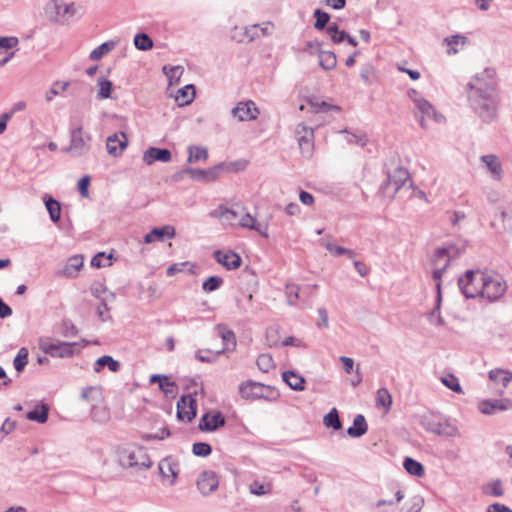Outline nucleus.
Returning <instances> with one entry per match:
<instances>
[{"label":"nucleus","mask_w":512,"mask_h":512,"mask_svg":"<svg viewBox=\"0 0 512 512\" xmlns=\"http://www.w3.org/2000/svg\"><path fill=\"white\" fill-rule=\"evenodd\" d=\"M40 348L44 353L51 357L69 358L79 352V344L77 342H47L42 341Z\"/></svg>","instance_id":"obj_8"},{"label":"nucleus","mask_w":512,"mask_h":512,"mask_svg":"<svg viewBox=\"0 0 512 512\" xmlns=\"http://www.w3.org/2000/svg\"><path fill=\"white\" fill-rule=\"evenodd\" d=\"M49 407L47 404H41L35 406V408L29 411L26 415L27 419L38 423H45L48 420Z\"/></svg>","instance_id":"obj_36"},{"label":"nucleus","mask_w":512,"mask_h":512,"mask_svg":"<svg viewBox=\"0 0 512 512\" xmlns=\"http://www.w3.org/2000/svg\"><path fill=\"white\" fill-rule=\"evenodd\" d=\"M43 202L45 204V207L49 213L50 220L53 223H57L60 221L61 218V204L58 200L53 198L49 194H44L43 196Z\"/></svg>","instance_id":"obj_32"},{"label":"nucleus","mask_w":512,"mask_h":512,"mask_svg":"<svg viewBox=\"0 0 512 512\" xmlns=\"http://www.w3.org/2000/svg\"><path fill=\"white\" fill-rule=\"evenodd\" d=\"M223 282L224 280L220 276H210L202 283V289L205 292H213L218 290Z\"/></svg>","instance_id":"obj_52"},{"label":"nucleus","mask_w":512,"mask_h":512,"mask_svg":"<svg viewBox=\"0 0 512 512\" xmlns=\"http://www.w3.org/2000/svg\"><path fill=\"white\" fill-rule=\"evenodd\" d=\"M233 117L239 121H252L257 119L260 111L252 100L239 102L231 111Z\"/></svg>","instance_id":"obj_14"},{"label":"nucleus","mask_w":512,"mask_h":512,"mask_svg":"<svg viewBox=\"0 0 512 512\" xmlns=\"http://www.w3.org/2000/svg\"><path fill=\"white\" fill-rule=\"evenodd\" d=\"M177 419L184 422H192V393L184 394L177 401Z\"/></svg>","instance_id":"obj_21"},{"label":"nucleus","mask_w":512,"mask_h":512,"mask_svg":"<svg viewBox=\"0 0 512 512\" xmlns=\"http://www.w3.org/2000/svg\"><path fill=\"white\" fill-rule=\"evenodd\" d=\"M83 263L84 259L82 255L71 256L60 274L68 278H74L83 267Z\"/></svg>","instance_id":"obj_30"},{"label":"nucleus","mask_w":512,"mask_h":512,"mask_svg":"<svg viewBox=\"0 0 512 512\" xmlns=\"http://www.w3.org/2000/svg\"><path fill=\"white\" fill-rule=\"evenodd\" d=\"M410 180V174L406 168L397 167L392 173L388 174L387 181L381 185V190L385 195L394 197L395 194Z\"/></svg>","instance_id":"obj_9"},{"label":"nucleus","mask_w":512,"mask_h":512,"mask_svg":"<svg viewBox=\"0 0 512 512\" xmlns=\"http://www.w3.org/2000/svg\"><path fill=\"white\" fill-rule=\"evenodd\" d=\"M267 28H261L258 24L252 25L250 27L243 28L240 32H235L232 35V39L237 42H251L255 38L260 37L261 35H266Z\"/></svg>","instance_id":"obj_22"},{"label":"nucleus","mask_w":512,"mask_h":512,"mask_svg":"<svg viewBox=\"0 0 512 512\" xmlns=\"http://www.w3.org/2000/svg\"><path fill=\"white\" fill-rule=\"evenodd\" d=\"M481 161L485 164L491 178L500 181L503 177V168L498 156L488 154L481 156Z\"/></svg>","instance_id":"obj_25"},{"label":"nucleus","mask_w":512,"mask_h":512,"mask_svg":"<svg viewBox=\"0 0 512 512\" xmlns=\"http://www.w3.org/2000/svg\"><path fill=\"white\" fill-rule=\"evenodd\" d=\"M217 217L224 226H235L238 224L241 209H230L220 206L211 213Z\"/></svg>","instance_id":"obj_19"},{"label":"nucleus","mask_w":512,"mask_h":512,"mask_svg":"<svg viewBox=\"0 0 512 512\" xmlns=\"http://www.w3.org/2000/svg\"><path fill=\"white\" fill-rule=\"evenodd\" d=\"M151 383H158L159 388L166 397L174 398L177 394V386L165 375L154 374L150 377Z\"/></svg>","instance_id":"obj_28"},{"label":"nucleus","mask_w":512,"mask_h":512,"mask_svg":"<svg viewBox=\"0 0 512 512\" xmlns=\"http://www.w3.org/2000/svg\"><path fill=\"white\" fill-rule=\"evenodd\" d=\"M438 435L447 437H459L460 431L454 425L449 423H442L440 431H438Z\"/></svg>","instance_id":"obj_61"},{"label":"nucleus","mask_w":512,"mask_h":512,"mask_svg":"<svg viewBox=\"0 0 512 512\" xmlns=\"http://www.w3.org/2000/svg\"><path fill=\"white\" fill-rule=\"evenodd\" d=\"M415 108V116L418 117L419 114L421 115L419 123L422 128L427 127L426 119H433L437 123H440L444 120V117L441 114L437 113L433 105L424 98L416 100Z\"/></svg>","instance_id":"obj_11"},{"label":"nucleus","mask_w":512,"mask_h":512,"mask_svg":"<svg viewBox=\"0 0 512 512\" xmlns=\"http://www.w3.org/2000/svg\"><path fill=\"white\" fill-rule=\"evenodd\" d=\"M283 381L293 390L302 391L304 390L305 379L299 374L293 371H285L282 373Z\"/></svg>","instance_id":"obj_34"},{"label":"nucleus","mask_w":512,"mask_h":512,"mask_svg":"<svg viewBox=\"0 0 512 512\" xmlns=\"http://www.w3.org/2000/svg\"><path fill=\"white\" fill-rule=\"evenodd\" d=\"M376 403L378 407H383L386 412H388L392 405V396L388 389L380 388L377 391L376 395Z\"/></svg>","instance_id":"obj_45"},{"label":"nucleus","mask_w":512,"mask_h":512,"mask_svg":"<svg viewBox=\"0 0 512 512\" xmlns=\"http://www.w3.org/2000/svg\"><path fill=\"white\" fill-rule=\"evenodd\" d=\"M314 17L316 19L314 23V28L319 31L323 30L330 20V15L321 9H316L314 11Z\"/></svg>","instance_id":"obj_53"},{"label":"nucleus","mask_w":512,"mask_h":512,"mask_svg":"<svg viewBox=\"0 0 512 512\" xmlns=\"http://www.w3.org/2000/svg\"><path fill=\"white\" fill-rule=\"evenodd\" d=\"M299 291L300 288L296 284H287L285 287V294L287 297V302L289 305H296L297 301L299 300Z\"/></svg>","instance_id":"obj_55"},{"label":"nucleus","mask_w":512,"mask_h":512,"mask_svg":"<svg viewBox=\"0 0 512 512\" xmlns=\"http://www.w3.org/2000/svg\"><path fill=\"white\" fill-rule=\"evenodd\" d=\"M91 293L97 299H100L104 294L107 293V287L102 282H94L91 285Z\"/></svg>","instance_id":"obj_64"},{"label":"nucleus","mask_w":512,"mask_h":512,"mask_svg":"<svg viewBox=\"0 0 512 512\" xmlns=\"http://www.w3.org/2000/svg\"><path fill=\"white\" fill-rule=\"evenodd\" d=\"M111 255L106 256L104 252H99L91 259V266L95 268H100L104 266L111 265L110 263Z\"/></svg>","instance_id":"obj_59"},{"label":"nucleus","mask_w":512,"mask_h":512,"mask_svg":"<svg viewBox=\"0 0 512 512\" xmlns=\"http://www.w3.org/2000/svg\"><path fill=\"white\" fill-rule=\"evenodd\" d=\"M212 452V448L210 444L206 442H196L194 443V455L195 456H201L206 457L210 455Z\"/></svg>","instance_id":"obj_62"},{"label":"nucleus","mask_w":512,"mask_h":512,"mask_svg":"<svg viewBox=\"0 0 512 512\" xmlns=\"http://www.w3.org/2000/svg\"><path fill=\"white\" fill-rule=\"evenodd\" d=\"M297 140L299 148L304 157H310L313 151V129L308 128L304 125H298L297 127Z\"/></svg>","instance_id":"obj_15"},{"label":"nucleus","mask_w":512,"mask_h":512,"mask_svg":"<svg viewBox=\"0 0 512 512\" xmlns=\"http://www.w3.org/2000/svg\"><path fill=\"white\" fill-rule=\"evenodd\" d=\"M458 255V250L454 245H450L448 247H439L435 249L432 258L431 263L434 266L441 267L445 262L446 259H449V263L453 258H455Z\"/></svg>","instance_id":"obj_26"},{"label":"nucleus","mask_w":512,"mask_h":512,"mask_svg":"<svg viewBox=\"0 0 512 512\" xmlns=\"http://www.w3.org/2000/svg\"><path fill=\"white\" fill-rule=\"evenodd\" d=\"M478 409L482 414L493 415L512 409V399H485L479 402Z\"/></svg>","instance_id":"obj_13"},{"label":"nucleus","mask_w":512,"mask_h":512,"mask_svg":"<svg viewBox=\"0 0 512 512\" xmlns=\"http://www.w3.org/2000/svg\"><path fill=\"white\" fill-rule=\"evenodd\" d=\"M218 332L223 341V351L234 350L236 347V336L234 332L222 325L218 326Z\"/></svg>","instance_id":"obj_35"},{"label":"nucleus","mask_w":512,"mask_h":512,"mask_svg":"<svg viewBox=\"0 0 512 512\" xmlns=\"http://www.w3.org/2000/svg\"><path fill=\"white\" fill-rule=\"evenodd\" d=\"M403 466L405 470L413 476L421 477L424 475L423 465L411 457L404 459Z\"/></svg>","instance_id":"obj_42"},{"label":"nucleus","mask_w":512,"mask_h":512,"mask_svg":"<svg viewBox=\"0 0 512 512\" xmlns=\"http://www.w3.org/2000/svg\"><path fill=\"white\" fill-rule=\"evenodd\" d=\"M224 424L225 419L220 412H216L213 415L205 413L199 421L198 429L200 431H214Z\"/></svg>","instance_id":"obj_23"},{"label":"nucleus","mask_w":512,"mask_h":512,"mask_svg":"<svg viewBox=\"0 0 512 512\" xmlns=\"http://www.w3.org/2000/svg\"><path fill=\"white\" fill-rule=\"evenodd\" d=\"M189 90L192 91V84H187L178 91L175 100L179 106L189 105L192 103V98H188Z\"/></svg>","instance_id":"obj_57"},{"label":"nucleus","mask_w":512,"mask_h":512,"mask_svg":"<svg viewBox=\"0 0 512 512\" xmlns=\"http://www.w3.org/2000/svg\"><path fill=\"white\" fill-rule=\"evenodd\" d=\"M100 395V391L97 387H87L83 389L81 393V398L87 401L95 400Z\"/></svg>","instance_id":"obj_63"},{"label":"nucleus","mask_w":512,"mask_h":512,"mask_svg":"<svg viewBox=\"0 0 512 512\" xmlns=\"http://www.w3.org/2000/svg\"><path fill=\"white\" fill-rule=\"evenodd\" d=\"M218 485L217 475L213 471H204L197 480V487L204 496L217 489Z\"/></svg>","instance_id":"obj_20"},{"label":"nucleus","mask_w":512,"mask_h":512,"mask_svg":"<svg viewBox=\"0 0 512 512\" xmlns=\"http://www.w3.org/2000/svg\"><path fill=\"white\" fill-rule=\"evenodd\" d=\"M214 258L219 264H221L228 270L237 269L241 265L240 256L231 250H228V251L216 250L214 252Z\"/></svg>","instance_id":"obj_18"},{"label":"nucleus","mask_w":512,"mask_h":512,"mask_svg":"<svg viewBox=\"0 0 512 512\" xmlns=\"http://www.w3.org/2000/svg\"><path fill=\"white\" fill-rule=\"evenodd\" d=\"M420 424L426 431L438 435V431H440L442 422H440L434 414L428 413L421 417Z\"/></svg>","instance_id":"obj_37"},{"label":"nucleus","mask_w":512,"mask_h":512,"mask_svg":"<svg viewBox=\"0 0 512 512\" xmlns=\"http://www.w3.org/2000/svg\"><path fill=\"white\" fill-rule=\"evenodd\" d=\"M28 349L22 347L19 349L16 357L13 360V366L18 373H21L28 363Z\"/></svg>","instance_id":"obj_48"},{"label":"nucleus","mask_w":512,"mask_h":512,"mask_svg":"<svg viewBox=\"0 0 512 512\" xmlns=\"http://www.w3.org/2000/svg\"><path fill=\"white\" fill-rule=\"evenodd\" d=\"M61 334L67 338L74 337L78 334V329L71 320L64 319L61 323Z\"/></svg>","instance_id":"obj_58"},{"label":"nucleus","mask_w":512,"mask_h":512,"mask_svg":"<svg viewBox=\"0 0 512 512\" xmlns=\"http://www.w3.org/2000/svg\"><path fill=\"white\" fill-rule=\"evenodd\" d=\"M368 430L365 417L362 414L355 416L353 425L347 429V434L351 437L358 438L363 436Z\"/></svg>","instance_id":"obj_33"},{"label":"nucleus","mask_w":512,"mask_h":512,"mask_svg":"<svg viewBox=\"0 0 512 512\" xmlns=\"http://www.w3.org/2000/svg\"><path fill=\"white\" fill-rule=\"evenodd\" d=\"M175 234V228L171 225L154 227L149 233H147L144 236L143 241L146 244H151L154 242H164L168 239L174 238Z\"/></svg>","instance_id":"obj_16"},{"label":"nucleus","mask_w":512,"mask_h":512,"mask_svg":"<svg viewBox=\"0 0 512 512\" xmlns=\"http://www.w3.org/2000/svg\"><path fill=\"white\" fill-rule=\"evenodd\" d=\"M238 226L252 231L258 232L262 237L269 238L268 226L269 219L265 222H258L254 216L241 208V216H239Z\"/></svg>","instance_id":"obj_12"},{"label":"nucleus","mask_w":512,"mask_h":512,"mask_svg":"<svg viewBox=\"0 0 512 512\" xmlns=\"http://www.w3.org/2000/svg\"><path fill=\"white\" fill-rule=\"evenodd\" d=\"M491 226L499 232H512V214L499 211L491 222Z\"/></svg>","instance_id":"obj_29"},{"label":"nucleus","mask_w":512,"mask_h":512,"mask_svg":"<svg viewBox=\"0 0 512 512\" xmlns=\"http://www.w3.org/2000/svg\"><path fill=\"white\" fill-rule=\"evenodd\" d=\"M325 247L329 252L333 253L336 256L347 255L349 258H353L354 256V252L352 250L344 248L342 246L327 243Z\"/></svg>","instance_id":"obj_60"},{"label":"nucleus","mask_w":512,"mask_h":512,"mask_svg":"<svg viewBox=\"0 0 512 512\" xmlns=\"http://www.w3.org/2000/svg\"><path fill=\"white\" fill-rule=\"evenodd\" d=\"M309 104L315 113L328 112V111H340V107L332 105L326 101H319L318 99L309 100Z\"/></svg>","instance_id":"obj_47"},{"label":"nucleus","mask_w":512,"mask_h":512,"mask_svg":"<svg viewBox=\"0 0 512 512\" xmlns=\"http://www.w3.org/2000/svg\"><path fill=\"white\" fill-rule=\"evenodd\" d=\"M77 9L74 3L67 4L61 0H50L45 8L48 17L56 22L65 23L75 15Z\"/></svg>","instance_id":"obj_7"},{"label":"nucleus","mask_w":512,"mask_h":512,"mask_svg":"<svg viewBox=\"0 0 512 512\" xmlns=\"http://www.w3.org/2000/svg\"><path fill=\"white\" fill-rule=\"evenodd\" d=\"M116 46L115 41H107L93 49L89 55L90 59L93 61L100 60L104 55L109 53Z\"/></svg>","instance_id":"obj_41"},{"label":"nucleus","mask_w":512,"mask_h":512,"mask_svg":"<svg viewBox=\"0 0 512 512\" xmlns=\"http://www.w3.org/2000/svg\"><path fill=\"white\" fill-rule=\"evenodd\" d=\"M319 65L325 70H331L336 67L337 58L334 52L319 49Z\"/></svg>","instance_id":"obj_38"},{"label":"nucleus","mask_w":512,"mask_h":512,"mask_svg":"<svg viewBox=\"0 0 512 512\" xmlns=\"http://www.w3.org/2000/svg\"><path fill=\"white\" fill-rule=\"evenodd\" d=\"M128 145V140L124 132L115 133L107 138L106 147L108 153L113 157L122 155Z\"/></svg>","instance_id":"obj_17"},{"label":"nucleus","mask_w":512,"mask_h":512,"mask_svg":"<svg viewBox=\"0 0 512 512\" xmlns=\"http://www.w3.org/2000/svg\"><path fill=\"white\" fill-rule=\"evenodd\" d=\"M70 82L68 81H55L49 90L45 93V99L47 102H51L55 96L61 95L69 87Z\"/></svg>","instance_id":"obj_40"},{"label":"nucleus","mask_w":512,"mask_h":512,"mask_svg":"<svg viewBox=\"0 0 512 512\" xmlns=\"http://www.w3.org/2000/svg\"><path fill=\"white\" fill-rule=\"evenodd\" d=\"M163 72L167 76V78L169 80V84L173 85L175 83H178V81L183 73V68L181 66H172V67L164 66Z\"/></svg>","instance_id":"obj_51"},{"label":"nucleus","mask_w":512,"mask_h":512,"mask_svg":"<svg viewBox=\"0 0 512 512\" xmlns=\"http://www.w3.org/2000/svg\"><path fill=\"white\" fill-rule=\"evenodd\" d=\"M488 377L495 385L502 386V389L499 391V394L503 395L504 389L512 381V372L501 368H494L489 371Z\"/></svg>","instance_id":"obj_27"},{"label":"nucleus","mask_w":512,"mask_h":512,"mask_svg":"<svg viewBox=\"0 0 512 512\" xmlns=\"http://www.w3.org/2000/svg\"><path fill=\"white\" fill-rule=\"evenodd\" d=\"M441 382L443 385H445L448 389L452 390L453 392L463 394V390L459 383V379L455 375L448 374L446 376H443L441 377Z\"/></svg>","instance_id":"obj_50"},{"label":"nucleus","mask_w":512,"mask_h":512,"mask_svg":"<svg viewBox=\"0 0 512 512\" xmlns=\"http://www.w3.org/2000/svg\"><path fill=\"white\" fill-rule=\"evenodd\" d=\"M235 164L221 162L213 167L207 169L194 168V181L202 183H213L217 181L220 176L232 170Z\"/></svg>","instance_id":"obj_10"},{"label":"nucleus","mask_w":512,"mask_h":512,"mask_svg":"<svg viewBox=\"0 0 512 512\" xmlns=\"http://www.w3.org/2000/svg\"><path fill=\"white\" fill-rule=\"evenodd\" d=\"M98 91L97 98L98 99H107L111 97V92L113 88V84L107 78H99L97 81Z\"/></svg>","instance_id":"obj_44"},{"label":"nucleus","mask_w":512,"mask_h":512,"mask_svg":"<svg viewBox=\"0 0 512 512\" xmlns=\"http://www.w3.org/2000/svg\"><path fill=\"white\" fill-rule=\"evenodd\" d=\"M485 272H481L479 270H467L465 274L458 279V286L461 290L462 294L466 298H475L477 296H482V283Z\"/></svg>","instance_id":"obj_6"},{"label":"nucleus","mask_w":512,"mask_h":512,"mask_svg":"<svg viewBox=\"0 0 512 512\" xmlns=\"http://www.w3.org/2000/svg\"><path fill=\"white\" fill-rule=\"evenodd\" d=\"M469 43V39L461 34H455L444 38L443 44L448 46L447 54L455 55L460 51V46L463 47Z\"/></svg>","instance_id":"obj_31"},{"label":"nucleus","mask_w":512,"mask_h":512,"mask_svg":"<svg viewBox=\"0 0 512 512\" xmlns=\"http://www.w3.org/2000/svg\"><path fill=\"white\" fill-rule=\"evenodd\" d=\"M118 463L123 468L137 471L149 469L153 462L147 449L137 444H128L118 449Z\"/></svg>","instance_id":"obj_2"},{"label":"nucleus","mask_w":512,"mask_h":512,"mask_svg":"<svg viewBox=\"0 0 512 512\" xmlns=\"http://www.w3.org/2000/svg\"><path fill=\"white\" fill-rule=\"evenodd\" d=\"M239 393L246 400H275L278 397V393L273 387L251 380L240 384Z\"/></svg>","instance_id":"obj_4"},{"label":"nucleus","mask_w":512,"mask_h":512,"mask_svg":"<svg viewBox=\"0 0 512 512\" xmlns=\"http://www.w3.org/2000/svg\"><path fill=\"white\" fill-rule=\"evenodd\" d=\"M171 160V152L167 148L150 147L143 154V161L147 165H152L156 161L169 162Z\"/></svg>","instance_id":"obj_24"},{"label":"nucleus","mask_w":512,"mask_h":512,"mask_svg":"<svg viewBox=\"0 0 512 512\" xmlns=\"http://www.w3.org/2000/svg\"><path fill=\"white\" fill-rule=\"evenodd\" d=\"M105 366H107L109 368V370L112 372H117L120 368V364L118 361L114 360L109 355H104V356L99 357L96 360L94 370L96 372H100L101 369Z\"/></svg>","instance_id":"obj_39"},{"label":"nucleus","mask_w":512,"mask_h":512,"mask_svg":"<svg viewBox=\"0 0 512 512\" xmlns=\"http://www.w3.org/2000/svg\"><path fill=\"white\" fill-rule=\"evenodd\" d=\"M249 489L252 494L262 496L271 492V484L253 481L250 484Z\"/></svg>","instance_id":"obj_56"},{"label":"nucleus","mask_w":512,"mask_h":512,"mask_svg":"<svg viewBox=\"0 0 512 512\" xmlns=\"http://www.w3.org/2000/svg\"><path fill=\"white\" fill-rule=\"evenodd\" d=\"M134 45L138 50L141 51H148L153 47V40L152 38L146 34V33H137L134 36Z\"/></svg>","instance_id":"obj_43"},{"label":"nucleus","mask_w":512,"mask_h":512,"mask_svg":"<svg viewBox=\"0 0 512 512\" xmlns=\"http://www.w3.org/2000/svg\"><path fill=\"white\" fill-rule=\"evenodd\" d=\"M70 144L62 149L64 153H70L72 157H81L91 150L92 137L84 132L81 124L70 122L69 127Z\"/></svg>","instance_id":"obj_3"},{"label":"nucleus","mask_w":512,"mask_h":512,"mask_svg":"<svg viewBox=\"0 0 512 512\" xmlns=\"http://www.w3.org/2000/svg\"><path fill=\"white\" fill-rule=\"evenodd\" d=\"M159 470H160V473L162 474L163 478L171 477L172 478L171 482H173V480L177 476V471H176L174 465L172 464V462L168 458L163 459L159 463Z\"/></svg>","instance_id":"obj_49"},{"label":"nucleus","mask_w":512,"mask_h":512,"mask_svg":"<svg viewBox=\"0 0 512 512\" xmlns=\"http://www.w3.org/2000/svg\"><path fill=\"white\" fill-rule=\"evenodd\" d=\"M323 424L328 428H333L334 430H340L342 428V423L336 408H332L330 412L324 416Z\"/></svg>","instance_id":"obj_46"},{"label":"nucleus","mask_w":512,"mask_h":512,"mask_svg":"<svg viewBox=\"0 0 512 512\" xmlns=\"http://www.w3.org/2000/svg\"><path fill=\"white\" fill-rule=\"evenodd\" d=\"M484 282L482 283V297L487 298L489 301H497L500 299L507 290V284L503 277L494 272H485Z\"/></svg>","instance_id":"obj_5"},{"label":"nucleus","mask_w":512,"mask_h":512,"mask_svg":"<svg viewBox=\"0 0 512 512\" xmlns=\"http://www.w3.org/2000/svg\"><path fill=\"white\" fill-rule=\"evenodd\" d=\"M256 364L262 372H269L274 368V360L270 354H261L258 356Z\"/></svg>","instance_id":"obj_54"},{"label":"nucleus","mask_w":512,"mask_h":512,"mask_svg":"<svg viewBox=\"0 0 512 512\" xmlns=\"http://www.w3.org/2000/svg\"><path fill=\"white\" fill-rule=\"evenodd\" d=\"M488 80L476 75L473 81L468 83V100L472 110L483 122L490 123L496 117V103L493 97L494 80L493 70L486 69Z\"/></svg>","instance_id":"obj_1"}]
</instances>
